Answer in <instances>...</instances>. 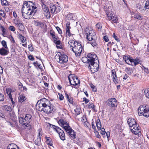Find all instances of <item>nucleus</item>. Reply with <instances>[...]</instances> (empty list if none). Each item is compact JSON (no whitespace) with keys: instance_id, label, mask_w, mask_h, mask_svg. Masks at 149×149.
Wrapping results in <instances>:
<instances>
[{"instance_id":"1","label":"nucleus","mask_w":149,"mask_h":149,"mask_svg":"<svg viewBox=\"0 0 149 149\" xmlns=\"http://www.w3.org/2000/svg\"><path fill=\"white\" fill-rule=\"evenodd\" d=\"M22 10L23 17L26 19L32 18L37 10L35 4L30 1H26L24 2Z\"/></svg>"},{"instance_id":"2","label":"nucleus","mask_w":149,"mask_h":149,"mask_svg":"<svg viewBox=\"0 0 149 149\" xmlns=\"http://www.w3.org/2000/svg\"><path fill=\"white\" fill-rule=\"evenodd\" d=\"M45 99L38 101L37 103L36 107L37 109L39 111H43L44 113H51L54 109V107L52 104L49 105H47L43 100Z\"/></svg>"},{"instance_id":"3","label":"nucleus","mask_w":149,"mask_h":149,"mask_svg":"<svg viewBox=\"0 0 149 149\" xmlns=\"http://www.w3.org/2000/svg\"><path fill=\"white\" fill-rule=\"evenodd\" d=\"M69 46L75 53L76 56H80L82 52L83 48L81 44L77 42L71 40L68 42Z\"/></svg>"},{"instance_id":"4","label":"nucleus","mask_w":149,"mask_h":149,"mask_svg":"<svg viewBox=\"0 0 149 149\" xmlns=\"http://www.w3.org/2000/svg\"><path fill=\"white\" fill-rule=\"evenodd\" d=\"M32 116L31 114H27L25 115L24 118L20 117L19 118V123L26 127L29 126L31 120Z\"/></svg>"},{"instance_id":"5","label":"nucleus","mask_w":149,"mask_h":149,"mask_svg":"<svg viewBox=\"0 0 149 149\" xmlns=\"http://www.w3.org/2000/svg\"><path fill=\"white\" fill-rule=\"evenodd\" d=\"M85 34L86 38L89 41L95 40L96 39V35L94 31L91 28H86Z\"/></svg>"},{"instance_id":"6","label":"nucleus","mask_w":149,"mask_h":149,"mask_svg":"<svg viewBox=\"0 0 149 149\" xmlns=\"http://www.w3.org/2000/svg\"><path fill=\"white\" fill-rule=\"evenodd\" d=\"M123 59L124 61L128 64L132 66L136 65L139 62L138 59H134L129 55L123 56Z\"/></svg>"},{"instance_id":"7","label":"nucleus","mask_w":149,"mask_h":149,"mask_svg":"<svg viewBox=\"0 0 149 149\" xmlns=\"http://www.w3.org/2000/svg\"><path fill=\"white\" fill-rule=\"evenodd\" d=\"M138 114L140 116L143 115L148 118L149 117V109L144 105H141L138 109Z\"/></svg>"},{"instance_id":"8","label":"nucleus","mask_w":149,"mask_h":149,"mask_svg":"<svg viewBox=\"0 0 149 149\" xmlns=\"http://www.w3.org/2000/svg\"><path fill=\"white\" fill-rule=\"evenodd\" d=\"M55 58L56 61L60 63H66L68 60V57L66 55L62 54L61 53L56 55Z\"/></svg>"},{"instance_id":"9","label":"nucleus","mask_w":149,"mask_h":149,"mask_svg":"<svg viewBox=\"0 0 149 149\" xmlns=\"http://www.w3.org/2000/svg\"><path fill=\"white\" fill-rule=\"evenodd\" d=\"M68 78L71 85L76 86L80 83V81L77 76L74 74H71L68 76Z\"/></svg>"},{"instance_id":"10","label":"nucleus","mask_w":149,"mask_h":149,"mask_svg":"<svg viewBox=\"0 0 149 149\" xmlns=\"http://www.w3.org/2000/svg\"><path fill=\"white\" fill-rule=\"evenodd\" d=\"M52 126L53 129L58 133L60 139L63 141L65 139V137L63 131L58 127L53 125H52Z\"/></svg>"},{"instance_id":"11","label":"nucleus","mask_w":149,"mask_h":149,"mask_svg":"<svg viewBox=\"0 0 149 149\" xmlns=\"http://www.w3.org/2000/svg\"><path fill=\"white\" fill-rule=\"evenodd\" d=\"M58 123L66 131L67 130L68 131L70 129V126L69 124L64 120L61 119L58 121Z\"/></svg>"},{"instance_id":"12","label":"nucleus","mask_w":149,"mask_h":149,"mask_svg":"<svg viewBox=\"0 0 149 149\" xmlns=\"http://www.w3.org/2000/svg\"><path fill=\"white\" fill-rule=\"evenodd\" d=\"M89 68H90L92 72L93 73L98 70L99 65L95 62H91L89 64Z\"/></svg>"},{"instance_id":"13","label":"nucleus","mask_w":149,"mask_h":149,"mask_svg":"<svg viewBox=\"0 0 149 149\" xmlns=\"http://www.w3.org/2000/svg\"><path fill=\"white\" fill-rule=\"evenodd\" d=\"M107 103L109 106L111 107H117V100L115 98L109 99L107 101Z\"/></svg>"},{"instance_id":"14","label":"nucleus","mask_w":149,"mask_h":149,"mask_svg":"<svg viewBox=\"0 0 149 149\" xmlns=\"http://www.w3.org/2000/svg\"><path fill=\"white\" fill-rule=\"evenodd\" d=\"M130 129L132 132L135 135H137L140 132V127L137 125L130 127Z\"/></svg>"},{"instance_id":"15","label":"nucleus","mask_w":149,"mask_h":149,"mask_svg":"<svg viewBox=\"0 0 149 149\" xmlns=\"http://www.w3.org/2000/svg\"><path fill=\"white\" fill-rule=\"evenodd\" d=\"M87 56L89 58L90 63L95 62L96 61H98L97 58V55L95 54L89 53L87 55Z\"/></svg>"},{"instance_id":"16","label":"nucleus","mask_w":149,"mask_h":149,"mask_svg":"<svg viewBox=\"0 0 149 149\" xmlns=\"http://www.w3.org/2000/svg\"><path fill=\"white\" fill-rule=\"evenodd\" d=\"M107 17L109 19L111 20L114 23H117L118 22V19L115 15L112 13L109 14L107 13Z\"/></svg>"},{"instance_id":"17","label":"nucleus","mask_w":149,"mask_h":149,"mask_svg":"<svg viewBox=\"0 0 149 149\" xmlns=\"http://www.w3.org/2000/svg\"><path fill=\"white\" fill-rule=\"evenodd\" d=\"M127 123L130 128L131 127H133V126L137 125L135 120L132 118H130L128 119Z\"/></svg>"},{"instance_id":"18","label":"nucleus","mask_w":149,"mask_h":149,"mask_svg":"<svg viewBox=\"0 0 149 149\" xmlns=\"http://www.w3.org/2000/svg\"><path fill=\"white\" fill-rule=\"evenodd\" d=\"M19 37L20 40L23 43L22 44V46L25 47H26L27 44L26 38L22 36L21 34H19Z\"/></svg>"},{"instance_id":"19","label":"nucleus","mask_w":149,"mask_h":149,"mask_svg":"<svg viewBox=\"0 0 149 149\" xmlns=\"http://www.w3.org/2000/svg\"><path fill=\"white\" fill-rule=\"evenodd\" d=\"M13 91L11 89L7 88L6 89V92L7 94L8 95L9 98L12 102L13 104H14L15 103L14 102L13 100V98L12 96L11 93L13 92Z\"/></svg>"},{"instance_id":"20","label":"nucleus","mask_w":149,"mask_h":149,"mask_svg":"<svg viewBox=\"0 0 149 149\" xmlns=\"http://www.w3.org/2000/svg\"><path fill=\"white\" fill-rule=\"evenodd\" d=\"M42 10L43 12V13L46 17H50V13L49 9L46 6L45 7L42 8Z\"/></svg>"},{"instance_id":"21","label":"nucleus","mask_w":149,"mask_h":149,"mask_svg":"<svg viewBox=\"0 0 149 149\" xmlns=\"http://www.w3.org/2000/svg\"><path fill=\"white\" fill-rule=\"evenodd\" d=\"M66 132L68 133H69V135L71 138L72 139H75V134L74 131L72 130L71 128L70 127V130H68V131H67L66 130Z\"/></svg>"},{"instance_id":"22","label":"nucleus","mask_w":149,"mask_h":149,"mask_svg":"<svg viewBox=\"0 0 149 149\" xmlns=\"http://www.w3.org/2000/svg\"><path fill=\"white\" fill-rule=\"evenodd\" d=\"M7 49L3 47L0 48V54L2 56H5L7 55L8 53V51Z\"/></svg>"},{"instance_id":"23","label":"nucleus","mask_w":149,"mask_h":149,"mask_svg":"<svg viewBox=\"0 0 149 149\" xmlns=\"http://www.w3.org/2000/svg\"><path fill=\"white\" fill-rule=\"evenodd\" d=\"M7 149H19L17 145L15 144L12 143L8 145Z\"/></svg>"},{"instance_id":"24","label":"nucleus","mask_w":149,"mask_h":149,"mask_svg":"<svg viewBox=\"0 0 149 149\" xmlns=\"http://www.w3.org/2000/svg\"><path fill=\"white\" fill-rule=\"evenodd\" d=\"M18 100L19 102H22L26 100V98L25 96L22 94H21L19 96Z\"/></svg>"},{"instance_id":"25","label":"nucleus","mask_w":149,"mask_h":149,"mask_svg":"<svg viewBox=\"0 0 149 149\" xmlns=\"http://www.w3.org/2000/svg\"><path fill=\"white\" fill-rule=\"evenodd\" d=\"M50 35L52 36V38L54 41H56L57 40V37L55 35V32L53 30H50Z\"/></svg>"},{"instance_id":"26","label":"nucleus","mask_w":149,"mask_h":149,"mask_svg":"<svg viewBox=\"0 0 149 149\" xmlns=\"http://www.w3.org/2000/svg\"><path fill=\"white\" fill-rule=\"evenodd\" d=\"M50 35L52 36V38L54 41H56L57 40V37L55 35V32L53 30H50Z\"/></svg>"},{"instance_id":"27","label":"nucleus","mask_w":149,"mask_h":149,"mask_svg":"<svg viewBox=\"0 0 149 149\" xmlns=\"http://www.w3.org/2000/svg\"><path fill=\"white\" fill-rule=\"evenodd\" d=\"M50 35L52 36V38L54 41H56L57 40V37L55 35V32L53 30H50Z\"/></svg>"},{"instance_id":"28","label":"nucleus","mask_w":149,"mask_h":149,"mask_svg":"<svg viewBox=\"0 0 149 149\" xmlns=\"http://www.w3.org/2000/svg\"><path fill=\"white\" fill-rule=\"evenodd\" d=\"M134 17L135 18L138 20H141L143 19V16L141 15L140 14L138 13H135L134 14Z\"/></svg>"},{"instance_id":"29","label":"nucleus","mask_w":149,"mask_h":149,"mask_svg":"<svg viewBox=\"0 0 149 149\" xmlns=\"http://www.w3.org/2000/svg\"><path fill=\"white\" fill-rule=\"evenodd\" d=\"M144 95L146 97L149 99V88L144 89Z\"/></svg>"},{"instance_id":"30","label":"nucleus","mask_w":149,"mask_h":149,"mask_svg":"<svg viewBox=\"0 0 149 149\" xmlns=\"http://www.w3.org/2000/svg\"><path fill=\"white\" fill-rule=\"evenodd\" d=\"M50 11L51 13H54L56 9V6L54 5H51L50 6Z\"/></svg>"},{"instance_id":"31","label":"nucleus","mask_w":149,"mask_h":149,"mask_svg":"<svg viewBox=\"0 0 149 149\" xmlns=\"http://www.w3.org/2000/svg\"><path fill=\"white\" fill-rule=\"evenodd\" d=\"M111 76L112 79L116 77V73L115 69H113L111 71Z\"/></svg>"},{"instance_id":"32","label":"nucleus","mask_w":149,"mask_h":149,"mask_svg":"<svg viewBox=\"0 0 149 149\" xmlns=\"http://www.w3.org/2000/svg\"><path fill=\"white\" fill-rule=\"evenodd\" d=\"M97 127L98 130H100L101 128V124L99 119H98L96 123Z\"/></svg>"},{"instance_id":"33","label":"nucleus","mask_w":149,"mask_h":149,"mask_svg":"<svg viewBox=\"0 0 149 149\" xmlns=\"http://www.w3.org/2000/svg\"><path fill=\"white\" fill-rule=\"evenodd\" d=\"M82 61L85 63H90V61L89 58L87 57H84L82 58L81 59Z\"/></svg>"},{"instance_id":"34","label":"nucleus","mask_w":149,"mask_h":149,"mask_svg":"<svg viewBox=\"0 0 149 149\" xmlns=\"http://www.w3.org/2000/svg\"><path fill=\"white\" fill-rule=\"evenodd\" d=\"M74 111L77 115L79 114L81 111L80 107L79 106H76V109H74Z\"/></svg>"},{"instance_id":"35","label":"nucleus","mask_w":149,"mask_h":149,"mask_svg":"<svg viewBox=\"0 0 149 149\" xmlns=\"http://www.w3.org/2000/svg\"><path fill=\"white\" fill-rule=\"evenodd\" d=\"M17 27L20 31H23L24 30V27L21 22L17 25Z\"/></svg>"},{"instance_id":"36","label":"nucleus","mask_w":149,"mask_h":149,"mask_svg":"<svg viewBox=\"0 0 149 149\" xmlns=\"http://www.w3.org/2000/svg\"><path fill=\"white\" fill-rule=\"evenodd\" d=\"M35 143L37 145H40L41 144V138H38L35 141Z\"/></svg>"},{"instance_id":"37","label":"nucleus","mask_w":149,"mask_h":149,"mask_svg":"<svg viewBox=\"0 0 149 149\" xmlns=\"http://www.w3.org/2000/svg\"><path fill=\"white\" fill-rule=\"evenodd\" d=\"M87 105L89 108L91 109L94 110H95V106L92 103H89Z\"/></svg>"},{"instance_id":"38","label":"nucleus","mask_w":149,"mask_h":149,"mask_svg":"<svg viewBox=\"0 0 149 149\" xmlns=\"http://www.w3.org/2000/svg\"><path fill=\"white\" fill-rule=\"evenodd\" d=\"M1 44L3 46V47L5 49H8V47L7 45V43L5 40H2L1 42Z\"/></svg>"},{"instance_id":"39","label":"nucleus","mask_w":149,"mask_h":149,"mask_svg":"<svg viewBox=\"0 0 149 149\" xmlns=\"http://www.w3.org/2000/svg\"><path fill=\"white\" fill-rule=\"evenodd\" d=\"M70 22H68L66 24V28L65 29L66 31H70V29H71V27L70 26Z\"/></svg>"},{"instance_id":"40","label":"nucleus","mask_w":149,"mask_h":149,"mask_svg":"<svg viewBox=\"0 0 149 149\" xmlns=\"http://www.w3.org/2000/svg\"><path fill=\"white\" fill-rule=\"evenodd\" d=\"M0 15L3 17L6 18V14L4 13V11L2 10H0Z\"/></svg>"},{"instance_id":"41","label":"nucleus","mask_w":149,"mask_h":149,"mask_svg":"<svg viewBox=\"0 0 149 149\" xmlns=\"http://www.w3.org/2000/svg\"><path fill=\"white\" fill-rule=\"evenodd\" d=\"M73 17V14L72 13H69L67 15V17L68 20L72 19Z\"/></svg>"},{"instance_id":"42","label":"nucleus","mask_w":149,"mask_h":149,"mask_svg":"<svg viewBox=\"0 0 149 149\" xmlns=\"http://www.w3.org/2000/svg\"><path fill=\"white\" fill-rule=\"evenodd\" d=\"M126 72L129 74H131L132 72V70L130 68H127L125 69Z\"/></svg>"},{"instance_id":"43","label":"nucleus","mask_w":149,"mask_h":149,"mask_svg":"<svg viewBox=\"0 0 149 149\" xmlns=\"http://www.w3.org/2000/svg\"><path fill=\"white\" fill-rule=\"evenodd\" d=\"M14 22L15 24L18 25L21 22L19 19H14Z\"/></svg>"},{"instance_id":"44","label":"nucleus","mask_w":149,"mask_h":149,"mask_svg":"<svg viewBox=\"0 0 149 149\" xmlns=\"http://www.w3.org/2000/svg\"><path fill=\"white\" fill-rule=\"evenodd\" d=\"M1 2L3 5L6 6L8 4V2L6 0H1Z\"/></svg>"},{"instance_id":"45","label":"nucleus","mask_w":149,"mask_h":149,"mask_svg":"<svg viewBox=\"0 0 149 149\" xmlns=\"http://www.w3.org/2000/svg\"><path fill=\"white\" fill-rule=\"evenodd\" d=\"M114 83L116 84H117L119 83V81L117 77L114 78L112 79Z\"/></svg>"},{"instance_id":"46","label":"nucleus","mask_w":149,"mask_h":149,"mask_svg":"<svg viewBox=\"0 0 149 149\" xmlns=\"http://www.w3.org/2000/svg\"><path fill=\"white\" fill-rule=\"evenodd\" d=\"M144 8H145V10H146V9H149V1H147L145 4V6H144Z\"/></svg>"},{"instance_id":"47","label":"nucleus","mask_w":149,"mask_h":149,"mask_svg":"<svg viewBox=\"0 0 149 149\" xmlns=\"http://www.w3.org/2000/svg\"><path fill=\"white\" fill-rule=\"evenodd\" d=\"M90 86L93 91H94V92L96 91L97 89L95 88V86L93 84H90Z\"/></svg>"},{"instance_id":"48","label":"nucleus","mask_w":149,"mask_h":149,"mask_svg":"<svg viewBox=\"0 0 149 149\" xmlns=\"http://www.w3.org/2000/svg\"><path fill=\"white\" fill-rule=\"evenodd\" d=\"M86 122L83 125L85 127L87 128H89L90 126V125L89 123L87 121V120H85Z\"/></svg>"},{"instance_id":"49","label":"nucleus","mask_w":149,"mask_h":149,"mask_svg":"<svg viewBox=\"0 0 149 149\" xmlns=\"http://www.w3.org/2000/svg\"><path fill=\"white\" fill-rule=\"evenodd\" d=\"M100 130H101L100 134L102 135H104L106 133L105 129L104 128H102Z\"/></svg>"},{"instance_id":"50","label":"nucleus","mask_w":149,"mask_h":149,"mask_svg":"<svg viewBox=\"0 0 149 149\" xmlns=\"http://www.w3.org/2000/svg\"><path fill=\"white\" fill-rule=\"evenodd\" d=\"M38 131L39 132L38 135V138H39L40 137V138H41V136L42 135V129L41 128H40L38 129Z\"/></svg>"},{"instance_id":"51","label":"nucleus","mask_w":149,"mask_h":149,"mask_svg":"<svg viewBox=\"0 0 149 149\" xmlns=\"http://www.w3.org/2000/svg\"><path fill=\"white\" fill-rule=\"evenodd\" d=\"M17 85L19 86V88L21 90H22V88L23 86L22 84L20 82H18L17 83Z\"/></svg>"},{"instance_id":"52","label":"nucleus","mask_w":149,"mask_h":149,"mask_svg":"<svg viewBox=\"0 0 149 149\" xmlns=\"http://www.w3.org/2000/svg\"><path fill=\"white\" fill-rule=\"evenodd\" d=\"M4 99V97L3 94L2 93L0 94V101H3Z\"/></svg>"},{"instance_id":"53","label":"nucleus","mask_w":149,"mask_h":149,"mask_svg":"<svg viewBox=\"0 0 149 149\" xmlns=\"http://www.w3.org/2000/svg\"><path fill=\"white\" fill-rule=\"evenodd\" d=\"M29 50L31 51H33V48L31 43L28 46Z\"/></svg>"},{"instance_id":"54","label":"nucleus","mask_w":149,"mask_h":149,"mask_svg":"<svg viewBox=\"0 0 149 149\" xmlns=\"http://www.w3.org/2000/svg\"><path fill=\"white\" fill-rule=\"evenodd\" d=\"M93 42H90L88 43L90 44L92 46L95 47L96 46L97 43L95 42V40H93Z\"/></svg>"},{"instance_id":"55","label":"nucleus","mask_w":149,"mask_h":149,"mask_svg":"<svg viewBox=\"0 0 149 149\" xmlns=\"http://www.w3.org/2000/svg\"><path fill=\"white\" fill-rule=\"evenodd\" d=\"M9 38L10 39V40L11 41V42L13 43H15V41L13 37V36H10L9 37Z\"/></svg>"},{"instance_id":"56","label":"nucleus","mask_w":149,"mask_h":149,"mask_svg":"<svg viewBox=\"0 0 149 149\" xmlns=\"http://www.w3.org/2000/svg\"><path fill=\"white\" fill-rule=\"evenodd\" d=\"M9 29L12 31L14 32L15 31V28L13 26H10L9 27Z\"/></svg>"},{"instance_id":"57","label":"nucleus","mask_w":149,"mask_h":149,"mask_svg":"<svg viewBox=\"0 0 149 149\" xmlns=\"http://www.w3.org/2000/svg\"><path fill=\"white\" fill-rule=\"evenodd\" d=\"M65 35L67 38H69L71 36L70 31H66Z\"/></svg>"},{"instance_id":"58","label":"nucleus","mask_w":149,"mask_h":149,"mask_svg":"<svg viewBox=\"0 0 149 149\" xmlns=\"http://www.w3.org/2000/svg\"><path fill=\"white\" fill-rule=\"evenodd\" d=\"M56 29L57 30L59 33L61 34L62 33V32L61 30L60 29V28L59 27L56 26Z\"/></svg>"},{"instance_id":"59","label":"nucleus","mask_w":149,"mask_h":149,"mask_svg":"<svg viewBox=\"0 0 149 149\" xmlns=\"http://www.w3.org/2000/svg\"><path fill=\"white\" fill-rule=\"evenodd\" d=\"M35 24L36 26H41L42 23L39 21H37L35 22Z\"/></svg>"},{"instance_id":"60","label":"nucleus","mask_w":149,"mask_h":149,"mask_svg":"<svg viewBox=\"0 0 149 149\" xmlns=\"http://www.w3.org/2000/svg\"><path fill=\"white\" fill-rule=\"evenodd\" d=\"M94 132L96 137L98 138H100L101 136L99 132L97 131H95Z\"/></svg>"},{"instance_id":"61","label":"nucleus","mask_w":149,"mask_h":149,"mask_svg":"<svg viewBox=\"0 0 149 149\" xmlns=\"http://www.w3.org/2000/svg\"><path fill=\"white\" fill-rule=\"evenodd\" d=\"M102 27L101 24L100 23H97L96 25V27L98 29H101Z\"/></svg>"},{"instance_id":"62","label":"nucleus","mask_w":149,"mask_h":149,"mask_svg":"<svg viewBox=\"0 0 149 149\" xmlns=\"http://www.w3.org/2000/svg\"><path fill=\"white\" fill-rule=\"evenodd\" d=\"M46 2L44 1H41V5L42 7V8L43 7H45L47 6L45 4Z\"/></svg>"},{"instance_id":"63","label":"nucleus","mask_w":149,"mask_h":149,"mask_svg":"<svg viewBox=\"0 0 149 149\" xmlns=\"http://www.w3.org/2000/svg\"><path fill=\"white\" fill-rule=\"evenodd\" d=\"M58 94L59 96L60 100H63L64 98L63 95L61 94L60 93H59Z\"/></svg>"},{"instance_id":"64","label":"nucleus","mask_w":149,"mask_h":149,"mask_svg":"<svg viewBox=\"0 0 149 149\" xmlns=\"http://www.w3.org/2000/svg\"><path fill=\"white\" fill-rule=\"evenodd\" d=\"M113 37L114 38L115 40H117V41H119L118 38L115 35L114 33L113 34Z\"/></svg>"}]
</instances>
